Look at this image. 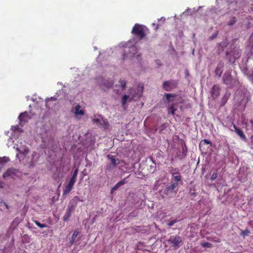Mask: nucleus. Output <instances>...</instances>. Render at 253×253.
<instances>
[{"mask_svg":"<svg viewBox=\"0 0 253 253\" xmlns=\"http://www.w3.org/2000/svg\"><path fill=\"white\" fill-rule=\"evenodd\" d=\"M177 83L175 80H170L164 82L163 86L164 89L166 91H171L175 88Z\"/></svg>","mask_w":253,"mask_h":253,"instance_id":"5","label":"nucleus"},{"mask_svg":"<svg viewBox=\"0 0 253 253\" xmlns=\"http://www.w3.org/2000/svg\"><path fill=\"white\" fill-rule=\"evenodd\" d=\"M132 33L141 40L145 36V27L142 25L135 24L132 29Z\"/></svg>","mask_w":253,"mask_h":253,"instance_id":"2","label":"nucleus"},{"mask_svg":"<svg viewBox=\"0 0 253 253\" xmlns=\"http://www.w3.org/2000/svg\"><path fill=\"white\" fill-rule=\"evenodd\" d=\"M203 143H204V144H210L211 143L210 141H209V140H208L207 139H204L203 140Z\"/></svg>","mask_w":253,"mask_h":253,"instance_id":"39","label":"nucleus"},{"mask_svg":"<svg viewBox=\"0 0 253 253\" xmlns=\"http://www.w3.org/2000/svg\"><path fill=\"white\" fill-rule=\"evenodd\" d=\"M72 189V188H71L67 185L66 187V188H65V189H64V190H63V194L66 195V194L69 193L71 191Z\"/></svg>","mask_w":253,"mask_h":253,"instance_id":"26","label":"nucleus"},{"mask_svg":"<svg viewBox=\"0 0 253 253\" xmlns=\"http://www.w3.org/2000/svg\"><path fill=\"white\" fill-rule=\"evenodd\" d=\"M4 205L5 206V207L7 209H8V206L7 205V204L6 203H4Z\"/></svg>","mask_w":253,"mask_h":253,"instance_id":"45","label":"nucleus"},{"mask_svg":"<svg viewBox=\"0 0 253 253\" xmlns=\"http://www.w3.org/2000/svg\"><path fill=\"white\" fill-rule=\"evenodd\" d=\"M239 57V53H238L237 54H236L234 56V58H238Z\"/></svg>","mask_w":253,"mask_h":253,"instance_id":"44","label":"nucleus"},{"mask_svg":"<svg viewBox=\"0 0 253 253\" xmlns=\"http://www.w3.org/2000/svg\"><path fill=\"white\" fill-rule=\"evenodd\" d=\"M236 22V19L235 17H232L228 22V25L230 26L233 25Z\"/></svg>","mask_w":253,"mask_h":253,"instance_id":"28","label":"nucleus"},{"mask_svg":"<svg viewBox=\"0 0 253 253\" xmlns=\"http://www.w3.org/2000/svg\"><path fill=\"white\" fill-rule=\"evenodd\" d=\"M158 28V25H157V27L156 28V29H157Z\"/></svg>","mask_w":253,"mask_h":253,"instance_id":"48","label":"nucleus"},{"mask_svg":"<svg viewBox=\"0 0 253 253\" xmlns=\"http://www.w3.org/2000/svg\"><path fill=\"white\" fill-rule=\"evenodd\" d=\"M120 186L119 185H118V183H117L115 186L114 187L112 188V191H115L116 190L118 189V188L120 187Z\"/></svg>","mask_w":253,"mask_h":253,"instance_id":"36","label":"nucleus"},{"mask_svg":"<svg viewBox=\"0 0 253 253\" xmlns=\"http://www.w3.org/2000/svg\"><path fill=\"white\" fill-rule=\"evenodd\" d=\"M217 175H218V173L217 171H215L214 172L211 176V179L212 180V181H213L214 180H215L217 177Z\"/></svg>","mask_w":253,"mask_h":253,"instance_id":"30","label":"nucleus"},{"mask_svg":"<svg viewBox=\"0 0 253 253\" xmlns=\"http://www.w3.org/2000/svg\"><path fill=\"white\" fill-rule=\"evenodd\" d=\"M12 128L14 130L20 131V128H19L18 126H12Z\"/></svg>","mask_w":253,"mask_h":253,"instance_id":"38","label":"nucleus"},{"mask_svg":"<svg viewBox=\"0 0 253 253\" xmlns=\"http://www.w3.org/2000/svg\"><path fill=\"white\" fill-rule=\"evenodd\" d=\"M36 224L40 228H43L47 227V225L45 224H41L38 221H35Z\"/></svg>","mask_w":253,"mask_h":253,"instance_id":"27","label":"nucleus"},{"mask_svg":"<svg viewBox=\"0 0 253 253\" xmlns=\"http://www.w3.org/2000/svg\"><path fill=\"white\" fill-rule=\"evenodd\" d=\"M143 86L139 85L137 86L136 90H131L129 93L131 95V99H136L140 98L142 95Z\"/></svg>","mask_w":253,"mask_h":253,"instance_id":"6","label":"nucleus"},{"mask_svg":"<svg viewBox=\"0 0 253 253\" xmlns=\"http://www.w3.org/2000/svg\"><path fill=\"white\" fill-rule=\"evenodd\" d=\"M251 37H253V33L252 34Z\"/></svg>","mask_w":253,"mask_h":253,"instance_id":"49","label":"nucleus"},{"mask_svg":"<svg viewBox=\"0 0 253 253\" xmlns=\"http://www.w3.org/2000/svg\"><path fill=\"white\" fill-rule=\"evenodd\" d=\"M92 121L93 124L98 126H101L105 128H107L109 126V124L106 119H104L100 115H95L92 118Z\"/></svg>","mask_w":253,"mask_h":253,"instance_id":"3","label":"nucleus"},{"mask_svg":"<svg viewBox=\"0 0 253 253\" xmlns=\"http://www.w3.org/2000/svg\"><path fill=\"white\" fill-rule=\"evenodd\" d=\"M15 173L16 170L15 169H9L3 173V177L4 178H5L8 176H12L13 175L15 174Z\"/></svg>","mask_w":253,"mask_h":253,"instance_id":"14","label":"nucleus"},{"mask_svg":"<svg viewBox=\"0 0 253 253\" xmlns=\"http://www.w3.org/2000/svg\"><path fill=\"white\" fill-rule=\"evenodd\" d=\"M130 42L128 43H121L122 46L127 48L128 51L126 50V52L128 51V53L126 54H124L123 59L124 60L127 58H132L136 57L137 58L139 56V54H137L138 52L137 48L135 46H129Z\"/></svg>","mask_w":253,"mask_h":253,"instance_id":"1","label":"nucleus"},{"mask_svg":"<svg viewBox=\"0 0 253 253\" xmlns=\"http://www.w3.org/2000/svg\"><path fill=\"white\" fill-rule=\"evenodd\" d=\"M55 100V99H54L53 97H51L50 99L46 100V102H47L49 100Z\"/></svg>","mask_w":253,"mask_h":253,"instance_id":"42","label":"nucleus"},{"mask_svg":"<svg viewBox=\"0 0 253 253\" xmlns=\"http://www.w3.org/2000/svg\"><path fill=\"white\" fill-rule=\"evenodd\" d=\"M118 184V185H119L120 186H121V185H123V184H124L125 183V182L124 181H120L119 182L117 183Z\"/></svg>","mask_w":253,"mask_h":253,"instance_id":"40","label":"nucleus"},{"mask_svg":"<svg viewBox=\"0 0 253 253\" xmlns=\"http://www.w3.org/2000/svg\"><path fill=\"white\" fill-rule=\"evenodd\" d=\"M169 242L172 244L173 247L177 249L179 248L182 242V238L178 236H170L169 240Z\"/></svg>","mask_w":253,"mask_h":253,"instance_id":"4","label":"nucleus"},{"mask_svg":"<svg viewBox=\"0 0 253 253\" xmlns=\"http://www.w3.org/2000/svg\"><path fill=\"white\" fill-rule=\"evenodd\" d=\"M79 235V232L78 231L76 230L74 232L73 234L72 237V238H71V240L70 241L71 245H73L77 237Z\"/></svg>","mask_w":253,"mask_h":253,"instance_id":"21","label":"nucleus"},{"mask_svg":"<svg viewBox=\"0 0 253 253\" xmlns=\"http://www.w3.org/2000/svg\"><path fill=\"white\" fill-rule=\"evenodd\" d=\"M177 222V220L176 219H174V220H171V221H169L168 223V225L169 226H173L174 225V223H176Z\"/></svg>","mask_w":253,"mask_h":253,"instance_id":"33","label":"nucleus"},{"mask_svg":"<svg viewBox=\"0 0 253 253\" xmlns=\"http://www.w3.org/2000/svg\"><path fill=\"white\" fill-rule=\"evenodd\" d=\"M16 149L19 151L20 153H22V154H27L29 150V149L27 147H26L25 146L23 148H19L18 147H17L16 148Z\"/></svg>","mask_w":253,"mask_h":253,"instance_id":"19","label":"nucleus"},{"mask_svg":"<svg viewBox=\"0 0 253 253\" xmlns=\"http://www.w3.org/2000/svg\"><path fill=\"white\" fill-rule=\"evenodd\" d=\"M3 187V183L0 181V188Z\"/></svg>","mask_w":253,"mask_h":253,"instance_id":"43","label":"nucleus"},{"mask_svg":"<svg viewBox=\"0 0 253 253\" xmlns=\"http://www.w3.org/2000/svg\"><path fill=\"white\" fill-rule=\"evenodd\" d=\"M177 186L178 183H174L164 189L163 193L166 195H169V194L172 193L173 192H175L177 190Z\"/></svg>","mask_w":253,"mask_h":253,"instance_id":"8","label":"nucleus"},{"mask_svg":"<svg viewBox=\"0 0 253 253\" xmlns=\"http://www.w3.org/2000/svg\"><path fill=\"white\" fill-rule=\"evenodd\" d=\"M78 172V169H76L74 171V173H73L71 178L76 180V178H77V176Z\"/></svg>","mask_w":253,"mask_h":253,"instance_id":"31","label":"nucleus"},{"mask_svg":"<svg viewBox=\"0 0 253 253\" xmlns=\"http://www.w3.org/2000/svg\"><path fill=\"white\" fill-rule=\"evenodd\" d=\"M75 182H76V180L71 178L68 184V186H69V187L73 188V187Z\"/></svg>","mask_w":253,"mask_h":253,"instance_id":"29","label":"nucleus"},{"mask_svg":"<svg viewBox=\"0 0 253 253\" xmlns=\"http://www.w3.org/2000/svg\"><path fill=\"white\" fill-rule=\"evenodd\" d=\"M9 161V159L7 157H0V164L3 165L4 164L8 162Z\"/></svg>","mask_w":253,"mask_h":253,"instance_id":"24","label":"nucleus"},{"mask_svg":"<svg viewBox=\"0 0 253 253\" xmlns=\"http://www.w3.org/2000/svg\"><path fill=\"white\" fill-rule=\"evenodd\" d=\"M74 113L76 117L78 119H80L82 116L84 114V111L82 109L81 106L80 105H77L74 109Z\"/></svg>","mask_w":253,"mask_h":253,"instance_id":"9","label":"nucleus"},{"mask_svg":"<svg viewBox=\"0 0 253 253\" xmlns=\"http://www.w3.org/2000/svg\"><path fill=\"white\" fill-rule=\"evenodd\" d=\"M30 118L31 117L27 112L21 113L19 116V122L21 125L27 122Z\"/></svg>","mask_w":253,"mask_h":253,"instance_id":"11","label":"nucleus"},{"mask_svg":"<svg viewBox=\"0 0 253 253\" xmlns=\"http://www.w3.org/2000/svg\"><path fill=\"white\" fill-rule=\"evenodd\" d=\"M8 141H9V142H12V141H12V138H9V139H8Z\"/></svg>","mask_w":253,"mask_h":253,"instance_id":"47","label":"nucleus"},{"mask_svg":"<svg viewBox=\"0 0 253 253\" xmlns=\"http://www.w3.org/2000/svg\"><path fill=\"white\" fill-rule=\"evenodd\" d=\"M172 175L176 181H179L181 180V176L178 172H173Z\"/></svg>","mask_w":253,"mask_h":253,"instance_id":"22","label":"nucleus"},{"mask_svg":"<svg viewBox=\"0 0 253 253\" xmlns=\"http://www.w3.org/2000/svg\"><path fill=\"white\" fill-rule=\"evenodd\" d=\"M223 67V65L222 64H219L215 71V73L216 76H218L219 77H220L221 75V74L222 73V68Z\"/></svg>","mask_w":253,"mask_h":253,"instance_id":"16","label":"nucleus"},{"mask_svg":"<svg viewBox=\"0 0 253 253\" xmlns=\"http://www.w3.org/2000/svg\"><path fill=\"white\" fill-rule=\"evenodd\" d=\"M252 143L253 145V135L251 137Z\"/></svg>","mask_w":253,"mask_h":253,"instance_id":"46","label":"nucleus"},{"mask_svg":"<svg viewBox=\"0 0 253 253\" xmlns=\"http://www.w3.org/2000/svg\"><path fill=\"white\" fill-rule=\"evenodd\" d=\"M195 11L194 9H187L186 11L183 12V14L187 13V14H192Z\"/></svg>","mask_w":253,"mask_h":253,"instance_id":"34","label":"nucleus"},{"mask_svg":"<svg viewBox=\"0 0 253 253\" xmlns=\"http://www.w3.org/2000/svg\"><path fill=\"white\" fill-rule=\"evenodd\" d=\"M176 109L175 108L174 106L172 105L170 108L169 109V114H171L172 115L175 114V112Z\"/></svg>","mask_w":253,"mask_h":253,"instance_id":"25","label":"nucleus"},{"mask_svg":"<svg viewBox=\"0 0 253 253\" xmlns=\"http://www.w3.org/2000/svg\"><path fill=\"white\" fill-rule=\"evenodd\" d=\"M202 246L206 248H211V245L208 243V242H204L202 244Z\"/></svg>","mask_w":253,"mask_h":253,"instance_id":"32","label":"nucleus"},{"mask_svg":"<svg viewBox=\"0 0 253 253\" xmlns=\"http://www.w3.org/2000/svg\"><path fill=\"white\" fill-rule=\"evenodd\" d=\"M114 82L111 80H106L103 84V85L107 88H110L112 87Z\"/></svg>","mask_w":253,"mask_h":253,"instance_id":"20","label":"nucleus"},{"mask_svg":"<svg viewBox=\"0 0 253 253\" xmlns=\"http://www.w3.org/2000/svg\"><path fill=\"white\" fill-rule=\"evenodd\" d=\"M107 157L108 159L110 160V164L107 166L108 169H112L115 168L117 165L120 163V161L119 159H116L114 158L113 156L108 155Z\"/></svg>","mask_w":253,"mask_h":253,"instance_id":"10","label":"nucleus"},{"mask_svg":"<svg viewBox=\"0 0 253 253\" xmlns=\"http://www.w3.org/2000/svg\"><path fill=\"white\" fill-rule=\"evenodd\" d=\"M233 127L235 129L236 133L244 141H247V138L246 135L244 134L243 131L240 129L236 127V126L234 125Z\"/></svg>","mask_w":253,"mask_h":253,"instance_id":"13","label":"nucleus"},{"mask_svg":"<svg viewBox=\"0 0 253 253\" xmlns=\"http://www.w3.org/2000/svg\"><path fill=\"white\" fill-rule=\"evenodd\" d=\"M249 233L250 231L246 229L245 230L242 232V234L244 236H247Z\"/></svg>","mask_w":253,"mask_h":253,"instance_id":"35","label":"nucleus"},{"mask_svg":"<svg viewBox=\"0 0 253 253\" xmlns=\"http://www.w3.org/2000/svg\"><path fill=\"white\" fill-rule=\"evenodd\" d=\"M84 200L78 196L74 197L70 202V206L69 207H73L74 210L78 202H83Z\"/></svg>","mask_w":253,"mask_h":253,"instance_id":"12","label":"nucleus"},{"mask_svg":"<svg viewBox=\"0 0 253 253\" xmlns=\"http://www.w3.org/2000/svg\"><path fill=\"white\" fill-rule=\"evenodd\" d=\"M211 94L213 97H217L219 94V87L217 85H214L212 88Z\"/></svg>","mask_w":253,"mask_h":253,"instance_id":"15","label":"nucleus"},{"mask_svg":"<svg viewBox=\"0 0 253 253\" xmlns=\"http://www.w3.org/2000/svg\"><path fill=\"white\" fill-rule=\"evenodd\" d=\"M216 36H217V34L216 33L215 34H212L211 37V39H213L215 38L216 37Z\"/></svg>","mask_w":253,"mask_h":253,"instance_id":"41","label":"nucleus"},{"mask_svg":"<svg viewBox=\"0 0 253 253\" xmlns=\"http://www.w3.org/2000/svg\"><path fill=\"white\" fill-rule=\"evenodd\" d=\"M173 96H174L173 94H172L167 93L166 94V97L167 99H169V98H170V97H173Z\"/></svg>","mask_w":253,"mask_h":253,"instance_id":"37","label":"nucleus"},{"mask_svg":"<svg viewBox=\"0 0 253 253\" xmlns=\"http://www.w3.org/2000/svg\"><path fill=\"white\" fill-rule=\"evenodd\" d=\"M131 95H125L122 98L123 105H125L127 101H130L131 100L133 99H131Z\"/></svg>","mask_w":253,"mask_h":253,"instance_id":"18","label":"nucleus"},{"mask_svg":"<svg viewBox=\"0 0 253 253\" xmlns=\"http://www.w3.org/2000/svg\"><path fill=\"white\" fill-rule=\"evenodd\" d=\"M74 210L73 209V207H68V209L67 210V211L66 212V214L64 216L63 219L64 220L66 221L68 220V219L69 218V217L71 215V212Z\"/></svg>","mask_w":253,"mask_h":253,"instance_id":"17","label":"nucleus"},{"mask_svg":"<svg viewBox=\"0 0 253 253\" xmlns=\"http://www.w3.org/2000/svg\"><path fill=\"white\" fill-rule=\"evenodd\" d=\"M126 82L125 80L121 79L119 81V84H120L122 89H125L126 86Z\"/></svg>","mask_w":253,"mask_h":253,"instance_id":"23","label":"nucleus"},{"mask_svg":"<svg viewBox=\"0 0 253 253\" xmlns=\"http://www.w3.org/2000/svg\"><path fill=\"white\" fill-rule=\"evenodd\" d=\"M223 81L225 84L228 85H230L232 84L233 82V79L231 77L230 72L227 71L225 73L223 77Z\"/></svg>","mask_w":253,"mask_h":253,"instance_id":"7","label":"nucleus"}]
</instances>
